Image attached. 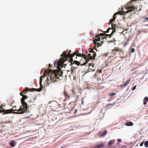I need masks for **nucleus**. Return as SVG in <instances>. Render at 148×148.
<instances>
[{
    "mask_svg": "<svg viewBox=\"0 0 148 148\" xmlns=\"http://www.w3.org/2000/svg\"><path fill=\"white\" fill-rule=\"evenodd\" d=\"M121 52L123 53V51L120 48L118 47H115L112 50V54L113 55H115L117 53L118 55H120Z\"/></svg>",
    "mask_w": 148,
    "mask_h": 148,
    "instance_id": "obj_6",
    "label": "nucleus"
},
{
    "mask_svg": "<svg viewBox=\"0 0 148 148\" xmlns=\"http://www.w3.org/2000/svg\"><path fill=\"white\" fill-rule=\"evenodd\" d=\"M102 36L100 34H98L97 35L95 36V37L96 38H100L99 37V36Z\"/></svg>",
    "mask_w": 148,
    "mask_h": 148,
    "instance_id": "obj_30",
    "label": "nucleus"
},
{
    "mask_svg": "<svg viewBox=\"0 0 148 148\" xmlns=\"http://www.w3.org/2000/svg\"><path fill=\"white\" fill-rule=\"evenodd\" d=\"M29 90V89L28 88H25L23 91L21 92V94H25L26 92L28 91Z\"/></svg>",
    "mask_w": 148,
    "mask_h": 148,
    "instance_id": "obj_19",
    "label": "nucleus"
},
{
    "mask_svg": "<svg viewBox=\"0 0 148 148\" xmlns=\"http://www.w3.org/2000/svg\"><path fill=\"white\" fill-rule=\"evenodd\" d=\"M111 28H108V29L107 30V31L106 32H105V33H108L109 32V31L110 29Z\"/></svg>",
    "mask_w": 148,
    "mask_h": 148,
    "instance_id": "obj_32",
    "label": "nucleus"
},
{
    "mask_svg": "<svg viewBox=\"0 0 148 148\" xmlns=\"http://www.w3.org/2000/svg\"><path fill=\"white\" fill-rule=\"evenodd\" d=\"M77 69V68L76 67H74L73 66H71V72L73 73L74 71L75 70V69Z\"/></svg>",
    "mask_w": 148,
    "mask_h": 148,
    "instance_id": "obj_20",
    "label": "nucleus"
},
{
    "mask_svg": "<svg viewBox=\"0 0 148 148\" xmlns=\"http://www.w3.org/2000/svg\"><path fill=\"white\" fill-rule=\"evenodd\" d=\"M104 146V145L103 144H101L97 146L96 148H100L101 147H103Z\"/></svg>",
    "mask_w": 148,
    "mask_h": 148,
    "instance_id": "obj_23",
    "label": "nucleus"
},
{
    "mask_svg": "<svg viewBox=\"0 0 148 148\" xmlns=\"http://www.w3.org/2000/svg\"><path fill=\"white\" fill-rule=\"evenodd\" d=\"M94 65H87V67L88 68V72L93 71L95 70V67L94 66Z\"/></svg>",
    "mask_w": 148,
    "mask_h": 148,
    "instance_id": "obj_8",
    "label": "nucleus"
},
{
    "mask_svg": "<svg viewBox=\"0 0 148 148\" xmlns=\"http://www.w3.org/2000/svg\"><path fill=\"white\" fill-rule=\"evenodd\" d=\"M93 49H90V50L89 51V52H90V53H91L92 52V51H93Z\"/></svg>",
    "mask_w": 148,
    "mask_h": 148,
    "instance_id": "obj_40",
    "label": "nucleus"
},
{
    "mask_svg": "<svg viewBox=\"0 0 148 148\" xmlns=\"http://www.w3.org/2000/svg\"><path fill=\"white\" fill-rule=\"evenodd\" d=\"M67 52L69 53V54H66V51H64L63 53L61 54L60 58L59 60H56L55 61L53 65H67V64H64V63L65 61L67 60V58H69V60H68L69 62H70L71 65L73 64H76V65H79V62L76 60H75L73 61V57L74 58L75 55V58L77 59V56L80 57L81 56V53H78L74 52L73 54L70 53L71 51L69 50V51H67Z\"/></svg>",
    "mask_w": 148,
    "mask_h": 148,
    "instance_id": "obj_2",
    "label": "nucleus"
},
{
    "mask_svg": "<svg viewBox=\"0 0 148 148\" xmlns=\"http://www.w3.org/2000/svg\"><path fill=\"white\" fill-rule=\"evenodd\" d=\"M116 95L115 93H111L109 94V96H112L113 95Z\"/></svg>",
    "mask_w": 148,
    "mask_h": 148,
    "instance_id": "obj_27",
    "label": "nucleus"
},
{
    "mask_svg": "<svg viewBox=\"0 0 148 148\" xmlns=\"http://www.w3.org/2000/svg\"><path fill=\"white\" fill-rule=\"evenodd\" d=\"M134 49L133 48H132V49L131 52L132 53H133L134 52Z\"/></svg>",
    "mask_w": 148,
    "mask_h": 148,
    "instance_id": "obj_36",
    "label": "nucleus"
},
{
    "mask_svg": "<svg viewBox=\"0 0 148 148\" xmlns=\"http://www.w3.org/2000/svg\"><path fill=\"white\" fill-rule=\"evenodd\" d=\"M10 122H11V121H8V122H6V123H10Z\"/></svg>",
    "mask_w": 148,
    "mask_h": 148,
    "instance_id": "obj_45",
    "label": "nucleus"
},
{
    "mask_svg": "<svg viewBox=\"0 0 148 148\" xmlns=\"http://www.w3.org/2000/svg\"><path fill=\"white\" fill-rule=\"evenodd\" d=\"M49 65H51V64H49Z\"/></svg>",
    "mask_w": 148,
    "mask_h": 148,
    "instance_id": "obj_50",
    "label": "nucleus"
},
{
    "mask_svg": "<svg viewBox=\"0 0 148 148\" xmlns=\"http://www.w3.org/2000/svg\"><path fill=\"white\" fill-rule=\"evenodd\" d=\"M32 114H31V115L29 116H28L26 117L25 118L26 119H27L29 118H30V116H32Z\"/></svg>",
    "mask_w": 148,
    "mask_h": 148,
    "instance_id": "obj_37",
    "label": "nucleus"
},
{
    "mask_svg": "<svg viewBox=\"0 0 148 148\" xmlns=\"http://www.w3.org/2000/svg\"><path fill=\"white\" fill-rule=\"evenodd\" d=\"M118 26L116 24H112V28L111 29L113 30L112 32V34H113L114 32H116V28H117L118 27Z\"/></svg>",
    "mask_w": 148,
    "mask_h": 148,
    "instance_id": "obj_9",
    "label": "nucleus"
},
{
    "mask_svg": "<svg viewBox=\"0 0 148 148\" xmlns=\"http://www.w3.org/2000/svg\"><path fill=\"white\" fill-rule=\"evenodd\" d=\"M143 143H144V141H143L141 143H140V146H142L143 145Z\"/></svg>",
    "mask_w": 148,
    "mask_h": 148,
    "instance_id": "obj_35",
    "label": "nucleus"
},
{
    "mask_svg": "<svg viewBox=\"0 0 148 148\" xmlns=\"http://www.w3.org/2000/svg\"><path fill=\"white\" fill-rule=\"evenodd\" d=\"M3 132V130H0V133H2Z\"/></svg>",
    "mask_w": 148,
    "mask_h": 148,
    "instance_id": "obj_44",
    "label": "nucleus"
},
{
    "mask_svg": "<svg viewBox=\"0 0 148 148\" xmlns=\"http://www.w3.org/2000/svg\"><path fill=\"white\" fill-rule=\"evenodd\" d=\"M113 105V104H108L107 105V107H109L110 106H112Z\"/></svg>",
    "mask_w": 148,
    "mask_h": 148,
    "instance_id": "obj_31",
    "label": "nucleus"
},
{
    "mask_svg": "<svg viewBox=\"0 0 148 148\" xmlns=\"http://www.w3.org/2000/svg\"><path fill=\"white\" fill-rule=\"evenodd\" d=\"M117 141L121 142V140L120 139H117Z\"/></svg>",
    "mask_w": 148,
    "mask_h": 148,
    "instance_id": "obj_39",
    "label": "nucleus"
},
{
    "mask_svg": "<svg viewBox=\"0 0 148 148\" xmlns=\"http://www.w3.org/2000/svg\"><path fill=\"white\" fill-rule=\"evenodd\" d=\"M112 33L110 34H103V33H101L100 34L101 35L103 36H105L106 37H107V38H110L111 37V36H112Z\"/></svg>",
    "mask_w": 148,
    "mask_h": 148,
    "instance_id": "obj_13",
    "label": "nucleus"
},
{
    "mask_svg": "<svg viewBox=\"0 0 148 148\" xmlns=\"http://www.w3.org/2000/svg\"><path fill=\"white\" fill-rule=\"evenodd\" d=\"M57 69L52 70L51 69H46L44 71L43 76H48L46 79V82L48 84L56 82L61 79L62 74L61 69L63 65H56Z\"/></svg>",
    "mask_w": 148,
    "mask_h": 148,
    "instance_id": "obj_1",
    "label": "nucleus"
},
{
    "mask_svg": "<svg viewBox=\"0 0 148 148\" xmlns=\"http://www.w3.org/2000/svg\"><path fill=\"white\" fill-rule=\"evenodd\" d=\"M145 19H147V20H148V17H147V18H145Z\"/></svg>",
    "mask_w": 148,
    "mask_h": 148,
    "instance_id": "obj_47",
    "label": "nucleus"
},
{
    "mask_svg": "<svg viewBox=\"0 0 148 148\" xmlns=\"http://www.w3.org/2000/svg\"><path fill=\"white\" fill-rule=\"evenodd\" d=\"M32 89L34 90V89H35L34 88H32Z\"/></svg>",
    "mask_w": 148,
    "mask_h": 148,
    "instance_id": "obj_49",
    "label": "nucleus"
},
{
    "mask_svg": "<svg viewBox=\"0 0 148 148\" xmlns=\"http://www.w3.org/2000/svg\"><path fill=\"white\" fill-rule=\"evenodd\" d=\"M126 125L127 126H132L133 125V123L131 122H127L126 123Z\"/></svg>",
    "mask_w": 148,
    "mask_h": 148,
    "instance_id": "obj_18",
    "label": "nucleus"
},
{
    "mask_svg": "<svg viewBox=\"0 0 148 148\" xmlns=\"http://www.w3.org/2000/svg\"><path fill=\"white\" fill-rule=\"evenodd\" d=\"M20 95L22 96V95H23L22 94H21V92L20 93Z\"/></svg>",
    "mask_w": 148,
    "mask_h": 148,
    "instance_id": "obj_46",
    "label": "nucleus"
},
{
    "mask_svg": "<svg viewBox=\"0 0 148 148\" xmlns=\"http://www.w3.org/2000/svg\"><path fill=\"white\" fill-rule=\"evenodd\" d=\"M12 106V107H13V108H16V107L15 106H13V105Z\"/></svg>",
    "mask_w": 148,
    "mask_h": 148,
    "instance_id": "obj_43",
    "label": "nucleus"
},
{
    "mask_svg": "<svg viewBox=\"0 0 148 148\" xmlns=\"http://www.w3.org/2000/svg\"><path fill=\"white\" fill-rule=\"evenodd\" d=\"M42 79L41 78H40V88H39V90L38 91H40L42 89V88L43 87V86L42 84Z\"/></svg>",
    "mask_w": 148,
    "mask_h": 148,
    "instance_id": "obj_15",
    "label": "nucleus"
},
{
    "mask_svg": "<svg viewBox=\"0 0 148 148\" xmlns=\"http://www.w3.org/2000/svg\"><path fill=\"white\" fill-rule=\"evenodd\" d=\"M148 101V97H145L144 98V101Z\"/></svg>",
    "mask_w": 148,
    "mask_h": 148,
    "instance_id": "obj_28",
    "label": "nucleus"
},
{
    "mask_svg": "<svg viewBox=\"0 0 148 148\" xmlns=\"http://www.w3.org/2000/svg\"><path fill=\"white\" fill-rule=\"evenodd\" d=\"M94 45H95V47L97 46V47H98L100 45V44L99 43L97 42H96L94 41Z\"/></svg>",
    "mask_w": 148,
    "mask_h": 148,
    "instance_id": "obj_21",
    "label": "nucleus"
},
{
    "mask_svg": "<svg viewBox=\"0 0 148 148\" xmlns=\"http://www.w3.org/2000/svg\"><path fill=\"white\" fill-rule=\"evenodd\" d=\"M15 142L14 140L11 141V142L10 143V145L11 147H14V143Z\"/></svg>",
    "mask_w": 148,
    "mask_h": 148,
    "instance_id": "obj_17",
    "label": "nucleus"
},
{
    "mask_svg": "<svg viewBox=\"0 0 148 148\" xmlns=\"http://www.w3.org/2000/svg\"><path fill=\"white\" fill-rule=\"evenodd\" d=\"M77 109L76 110L75 112H74V114H75L76 113V112L77 111Z\"/></svg>",
    "mask_w": 148,
    "mask_h": 148,
    "instance_id": "obj_42",
    "label": "nucleus"
},
{
    "mask_svg": "<svg viewBox=\"0 0 148 148\" xmlns=\"http://www.w3.org/2000/svg\"><path fill=\"white\" fill-rule=\"evenodd\" d=\"M15 103V101L14 100H13L12 101V102L11 103V104H10V106H12L13 105V103Z\"/></svg>",
    "mask_w": 148,
    "mask_h": 148,
    "instance_id": "obj_33",
    "label": "nucleus"
},
{
    "mask_svg": "<svg viewBox=\"0 0 148 148\" xmlns=\"http://www.w3.org/2000/svg\"><path fill=\"white\" fill-rule=\"evenodd\" d=\"M102 83V81H101V79H100L98 78L96 82V83L97 84V85H99L101 84Z\"/></svg>",
    "mask_w": 148,
    "mask_h": 148,
    "instance_id": "obj_16",
    "label": "nucleus"
},
{
    "mask_svg": "<svg viewBox=\"0 0 148 148\" xmlns=\"http://www.w3.org/2000/svg\"><path fill=\"white\" fill-rule=\"evenodd\" d=\"M107 133L106 131L105 130L104 132V133L103 134H101V136H104Z\"/></svg>",
    "mask_w": 148,
    "mask_h": 148,
    "instance_id": "obj_26",
    "label": "nucleus"
},
{
    "mask_svg": "<svg viewBox=\"0 0 148 148\" xmlns=\"http://www.w3.org/2000/svg\"><path fill=\"white\" fill-rule=\"evenodd\" d=\"M99 76V75L98 72H96L94 75V77H97Z\"/></svg>",
    "mask_w": 148,
    "mask_h": 148,
    "instance_id": "obj_25",
    "label": "nucleus"
},
{
    "mask_svg": "<svg viewBox=\"0 0 148 148\" xmlns=\"http://www.w3.org/2000/svg\"><path fill=\"white\" fill-rule=\"evenodd\" d=\"M64 96L66 97V99H65L64 101L65 100L67 99H69L70 95L69 94H68L65 91H64Z\"/></svg>",
    "mask_w": 148,
    "mask_h": 148,
    "instance_id": "obj_11",
    "label": "nucleus"
},
{
    "mask_svg": "<svg viewBox=\"0 0 148 148\" xmlns=\"http://www.w3.org/2000/svg\"><path fill=\"white\" fill-rule=\"evenodd\" d=\"M136 86H134L132 88V90H134L135 89H136Z\"/></svg>",
    "mask_w": 148,
    "mask_h": 148,
    "instance_id": "obj_38",
    "label": "nucleus"
},
{
    "mask_svg": "<svg viewBox=\"0 0 148 148\" xmlns=\"http://www.w3.org/2000/svg\"><path fill=\"white\" fill-rule=\"evenodd\" d=\"M144 101V102L143 103V104L144 105H145L147 103V102L145 101Z\"/></svg>",
    "mask_w": 148,
    "mask_h": 148,
    "instance_id": "obj_41",
    "label": "nucleus"
},
{
    "mask_svg": "<svg viewBox=\"0 0 148 148\" xmlns=\"http://www.w3.org/2000/svg\"><path fill=\"white\" fill-rule=\"evenodd\" d=\"M22 95L23 97L21 99V103H22V105L23 106V107H25V109H26L27 108L28 109L27 104L24 101V100L27 98V97L24 95Z\"/></svg>",
    "mask_w": 148,
    "mask_h": 148,
    "instance_id": "obj_7",
    "label": "nucleus"
},
{
    "mask_svg": "<svg viewBox=\"0 0 148 148\" xmlns=\"http://www.w3.org/2000/svg\"><path fill=\"white\" fill-rule=\"evenodd\" d=\"M96 55V53L94 51H92L91 53H88L87 56H85L84 55L83 57V60L85 61L81 65H86L87 63L89 62L88 65H91L92 62H93V61L94 60L95 58Z\"/></svg>",
    "mask_w": 148,
    "mask_h": 148,
    "instance_id": "obj_4",
    "label": "nucleus"
},
{
    "mask_svg": "<svg viewBox=\"0 0 148 148\" xmlns=\"http://www.w3.org/2000/svg\"><path fill=\"white\" fill-rule=\"evenodd\" d=\"M117 14L116 13H115L113 15V18L112 19H111L110 21V22L109 23V24L110 23H111V24L112 25V24H113L112 23L116 19V16L115 15Z\"/></svg>",
    "mask_w": 148,
    "mask_h": 148,
    "instance_id": "obj_12",
    "label": "nucleus"
},
{
    "mask_svg": "<svg viewBox=\"0 0 148 148\" xmlns=\"http://www.w3.org/2000/svg\"><path fill=\"white\" fill-rule=\"evenodd\" d=\"M94 40L95 41H99L100 40V38H97V39H96Z\"/></svg>",
    "mask_w": 148,
    "mask_h": 148,
    "instance_id": "obj_29",
    "label": "nucleus"
},
{
    "mask_svg": "<svg viewBox=\"0 0 148 148\" xmlns=\"http://www.w3.org/2000/svg\"><path fill=\"white\" fill-rule=\"evenodd\" d=\"M144 145L146 147H148V141H146L145 142Z\"/></svg>",
    "mask_w": 148,
    "mask_h": 148,
    "instance_id": "obj_24",
    "label": "nucleus"
},
{
    "mask_svg": "<svg viewBox=\"0 0 148 148\" xmlns=\"http://www.w3.org/2000/svg\"><path fill=\"white\" fill-rule=\"evenodd\" d=\"M130 79H131L130 78L129 79H128L126 81V82H125V83L124 84H123L121 85L120 86V87H125L126 86L129 84V83L130 81Z\"/></svg>",
    "mask_w": 148,
    "mask_h": 148,
    "instance_id": "obj_10",
    "label": "nucleus"
},
{
    "mask_svg": "<svg viewBox=\"0 0 148 148\" xmlns=\"http://www.w3.org/2000/svg\"><path fill=\"white\" fill-rule=\"evenodd\" d=\"M128 44L127 42H126L124 45V47H125Z\"/></svg>",
    "mask_w": 148,
    "mask_h": 148,
    "instance_id": "obj_34",
    "label": "nucleus"
},
{
    "mask_svg": "<svg viewBox=\"0 0 148 148\" xmlns=\"http://www.w3.org/2000/svg\"><path fill=\"white\" fill-rule=\"evenodd\" d=\"M49 68L51 67V66L50 65H49Z\"/></svg>",
    "mask_w": 148,
    "mask_h": 148,
    "instance_id": "obj_48",
    "label": "nucleus"
},
{
    "mask_svg": "<svg viewBox=\"0 0 148 148\" xmlns=\"http://www.w3.org/2000/svg\"><path fill=\"white\" fill-rule=\"evenodd\" d=\"M115 143V140L113 139L112 140H110L108 142V145L109 146H111L113 144Z\"/></svg>",
    "mask_w": 148,
    "mask_h": 148,
    "instance_id": "obj_14",
    "label": "nucleus"
},
{
    "mask_svg": "<svg viewBox=\"0 0 148 148\" xmlns=\"http://www.w3.org/2000/svg\"><path fill=\"white\" fill-rule=\"evenodd\" d=\"M102 70L101 69H99V70L97 71V72H98V74H99V75H100V73H101L102 74L101 75V76H102L103 74V73H102Z\"/></svg>",
    "mask_w": 148,
    "mask_h": 148,
    "instance_id": "obj_22",
    "label": "nucleus"
},
{
    "mask_svg": "<svg viewBox=\"0 0 148 148\" xmlns=\"http://www.w3.org/2000/svg\"><path fill=\"white\" fill-rule=\"evenodd\" d=\"M25 107L22 105L20 106V108L18 110L15 109L14 110L13 109L9 110H5L3 106L2 105L0 106V113L3 112L2 114H6L11 113H14L16 114H22L26 112L28 110V109H25Z\"/></svg>",
    "mask_w": 148,
    "mask_h": 148,
    "instance_id": "obj_3",
    "label": "nucleus"
},
{
    "mask_svg": "<svg viewBox=\"0 0 148 148\" xmlns=\"http://www.w3.org/2000/svg\"><path fill=\"white\" fill-rule=\"evenodd\" d=\"M124 7L126 8V10H127V11L124 12L125 13H127L130 12L132 13V12L133 11L134 12L133 13H134L135 12L134 11L137 9L135 7L133 6L132 3L131 2L127 3L126 5L124 6Z\"/></svg>",
    "mask_w": 148,
    "mask_h": 148,
    "instance_id": "obj_5",
    "label": "nucleus"
}]
</instances>
